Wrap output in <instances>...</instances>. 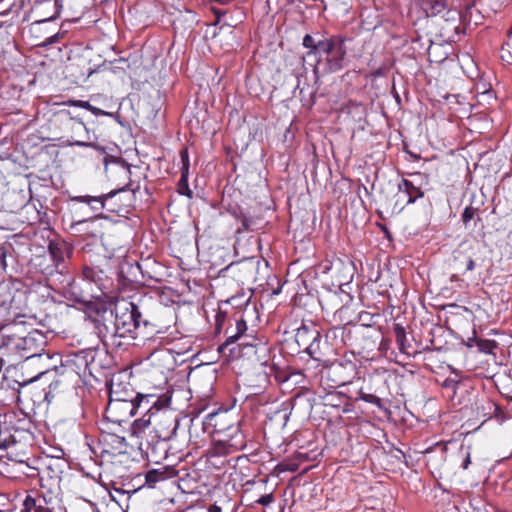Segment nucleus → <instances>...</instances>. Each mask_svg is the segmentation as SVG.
Segmentation results:
<instances>
[{"mask_svg":"<svg viewBox=\"0 0 512 512\" xmlns=\"http://www.w3.org/2000/svg\"><path fill=\"white\" fill-rule=\"evenodd\" d=\"M60 384H61L60 380H55L50 383V385H49L50 390H49V393L46 394V399L48 398V396L50 395L52 390H56L60 386Z\"/></svg>","mask_w":512,"mask_h":512,"instance_id":"nucleus-35","label":"nucleus"},{"mask_svg":"<svg viewBox=\"0 0 512 512\" xmlns=\"http://www.w3.org/2000/svg\"><path fill=\"white\" fill-rule=\"evenodd\" d=\"M221 438L233 453L246 447V439L239 424L229 426Z\"/></svg>","mask_w":512,"mask_h":512,"instance_id":"nucleus-11","label":"nucleus"},{"mask_svg":"<svg viewBox=\"0 0 512 512\" xmlns=\"http://www.w3.org/2000/svg\"><path fill=\"white\" fill-rule=\"evenodd\" d=\"M274 501V496L272 493L262 495L259 499H257L256 503L262 506H269Z\"/></svg>","mask_w":512,"mask_h":512,"instance_id":"nucleus-31","label":"nucleus"},{"mask_svg":"<svg viewBox=\"0 0 512 512\" xmlns=\"http://www.w3.org/2000/svg\"><path fill=\"white\" fill-rule=\"evenodd\" d=\"M476 208L467 206L462 213V221L467 225L475 216Z\"/></svg>","mask_w":512,"mask_h":512,"instance_id":"nucleus-28","label":"nucleus"},{"mask_svg":"<svg viewBox=\"0 0 512 512\" xmlns=\"http://www.w3.org/2000/svg\"><path fill=\"white\" fill-rule=\"evenodd\" d=\"M21 512H52L47 499L38 493L27 495L23 501Z\"/></svg>","mask_w":512,"mask_h":512,"instance_id":"nucleus-13","label":"nucleus"},{"mask_svg":"<svg viewBox=\"0 0 512 512\" xmlns=\"http://www.w3.org/2000/svg\"><path fill=\"white\" fill-rule=\"evenodd\" d=\"M470 463H471V455H470V452H468L466 454V457H465L463 463H462V468L467 469L468 466L470 465Z\"/></svg>","mask_w":512,"mask_h":512,"instance_id":"nucleus-40","label":"nucleus"},{"mask_svg":"<svg viewBox=\"0 0 512 512\" xmlns=\"http://www.w3.org/2000/svg\"><path fill=\"white\" fill-rule=\"evenodd\" d=\"M105 512H124L117 502L107 505Z\"/></svg>","mask_w":512,"mask_h":512,"instance_id":"nucleus-34","label":"nucleus"},{"mask_svg":"<svg viewBox=\"0 0 512 512\" xmlns=\"http://www.w3.org/2000/svg\"><path fill=\"white\" fill-rule=\"evenodd\" d=\"M459 381L454 378H447L444 380L442 386L446 389H450L453 393L456 392Z\"/></svg>","mask_w":512,"mask_h":512,"instance_id":"nucleus-29","label":"nucleus"},{"mask_svg":"<svg viewBox=\"0 0 512 512\" xmlns=\"http://www.w3.org/2000/svg\"><path fill=\"white\" fill-rule=\"evenodd\" d=\"M421 177V173H415L412 175V179L403 178L398 184V199L405 204H411L422 198L424 192L420 184Z\"/></svg>","mask_w":512,"mask_h":512,"instance_id":"nucleus-9","label":"nucleus"},{"mask_svg":"<svg viewBox=\"0 0 512 512\" xmlns=\"http://www.w3.org/2000/svg\"><path fill=\"white\" fill-rule=\"evenodd\" d=\"M240 346L251 348L252 350H254L255 354H257L258 352L266 353L268 351L267 347L263 344L257 347L256 345H252L246 341H243L240 343Z\"/></svg>","mask_w":512,"mask_h":512,"instance_id":"nucleus-30","label":"nucleus"},{"mask_svg":"<svg viewBox=\"0 0 512 512\" xmlns=\"http://www.w3.org/2000/svg\"><path fill=\"white\" fill-rule=\"evenodd\" d=\"M207 512H222V507L217 502H215L208 507Z\"/></svg>","mask_w":512,"mask_h":512,"instance_id":"nucleus-36","label":"nucleus"},{"mask_svg":"<svg viewBox=\"0 0 512 512\" xmlns=\"http://www.w3.org/2000/svg\"><path fill=\"white\" fill-rule=\"evenodd\" d=\"M345 42L346 38L341 35L316 38L306 34L302 45L308 49V56H314L318 61H325L328 71L336 72L343 67L347 53Z\"/></svg>","mask_w":512,"mask_h":512,"instance_id":"nucleus-3","label":"nucleus"},{"mask_svg":"<svg viewBox=\"0 0 512 512\" xmlns=\"http://www.w3.org/2000/svg\"><path fill=\"white\" fill-rule=\"evenodd\" d=\"M82 279L91 286L92 296L97 299L108 298L113 291V280L98 266L84 265Z\"/></svg>","mask_w":512,"mask_h":512,"instance_id":"nucleus-6","label":"nucleus"},{"mask_svg":"<svg viewBox=\"0 0 512 512\" xmlns=\"http://www.w3.org/2000/svg\"><path fill=\"white\" fill-rule=\"evenodd\" d=\"M35 266L46 276L53 275L58 271L55 264H52L51 258H49L48 255L37 256L35 259Z\"/></svg>","mask_w":512,"mask_h":512,"instance_id":"nucleus-17","label":"nucleus"},{"mask_svg":"<svg viewBox=\"0 0 512 512\" xmlns=\"http://www.w3.org/2000/svg\"><path fill=\"white\" fill-rule=\"evenodd\" d=\"M359 399L362 400V401H365L367 403L375 405L380 410H385L386 409L384 407L382 399L379 398L378 396L374 395V394H368V393L360 391Z\"/></svg>","mask_w":512,"mask_h":512,"instance_id":"nucleus-26","label":"nucleus"},{"mask_svg":"<svg viewBox=\"0 0 512 512\" xmlns=\"http://www.w3.org/2000/svg\"><path fill=\"white\" fill-rule=\"evenodd\" d=\"M474 342L478 350L486 354L492 353L493 350L497 348V343L494 340L479 339L474 337Z\"/></svg>","mask_w":512,"mask_h":512,"instance_id":"nucleus-25","label":"nucleus"},{"mask_svg":"<svg viewBox=\"0 0 512 512\" xmlns=\"http://www.w3.org/2000/svg\"><path fill=\"white\" fill-rule=\"evenodd\" d=\"M103 444L105 446L103 452L111 455L123 454L127 449V442L125 438L116 434L105 435L103 437Z\"/></svg>","mask_w":512,"mask_h":512,"instance_id":"nucleus-15","label":"nucleus"},{"mask_svg":"<svg viewBox=\"0 0 512 512\" xmlns=\"http://www.w3.org/2000/svg\"><path fill=\"white\" fill-rule=\"evenodd\" d=\"M510 34H512V27H511V31H510Z\"/></svg>","mask_w":512,"mask_h":512,"instance_id":"nucleus-44","label":"nucleus"},{"mask_svg":"<svg viewBox=\"0 0 512 512\" xmlns=\"http://www.w3.org/2000/svg\"><path fill=\"white\" fill-rule=\"evenodd\" d=\"M18 316L12 322L2 328L3 342L0 346V354L11 360H28L34 357L50 360L49 353H44L47 345V336L38 329H34Z\"/></svg>","mask_w":512,"mask_h":512,"instance_id":"nucleus-1","label":"nucleus"},{"mask_svg":"<svg viewBox=\"0 0 512 512\" xmlns=\"http://www.w3.org/2000/svg\"><path fill=\"white\" fill-rule=\"evenodd\" d=\"M475 269V262L472 259V257H468L467 263H466V271H473Z\"/></svg>","mask_w":512,"mask_h":512,"instance_id":"nucleus-37","label":"nucleus"},{"mask_svg":"<svg viewBox=\"0 0 512 512\" xmlns=\"http://www.w3.org/2000/svg\"><path fill=\"white\" fill-rule=\"evenodd\" d=\"M320 338V333L317 330L310 329L305 325H302L300 328H298L296 333V341L299 344H304L305 342L311 340V342L306 347V352L315 360H319L317 354L319 352Z\"/></svg>","mask_w":512,"mask_h":512,"instance_id":"nucleus-10","label":"nucleus"},{"mask_svg":"<svg viewBox=\"0 0 512 512\" xmlns=\"http://www.w3.org/2000/svg\"><path fill=\"white\" fill-rule=\"evenodd\" d=\"M2 447H3V446H2V445H0V448H2Z\"/></svg>","mask_w":512,"mask_h":512,"instance_id":"nucleus-45","label":"nucleus"},{"mask_svg":"<svg viewBox=\"0 0 512 512\" xmlns=\"http://www.w3.org/2000/svg\"><path fill=\"white\" fill-rule=\"evenodd\" d=\"M5 258H6V251L4 248H0V265L4 268L6 266L5 264Z\"/></svg>","mask_w":512,"mask_h":512,"instance_id":"nucleus-39","label":"nucleus"},{"mask_svg":"<svg viewBox=\"0 0 512 512\" xmlns=\"http://www.w3.org/2000/svg\"><path fill=\"white\" fill-rule=\"evenodd\" d=\"M394 335L396 344L398 345L400 352L408 354V348L410 347V343L407 339L404 327H402L399 324H396L394 327Z\"/></svg>","mask_w":512,"mask_h":512,"instance_id":"nucleus-21","label":"nucleus"},{"mask_svg":"<svg viewBox=\"0 0 512 512\" xmlns=\"http://www.w3.org/2000/svg\"><path fill=\"white\" fill-rule=\"evenodd\" d=\"M112 162L115 165L116 174L123 176L125 179H130L131 166L122 159L114 158Z\"/></svg>","mask_w":512,"mask_h":512,"instance_id":"nucleus-24","label":"nucleus"},{"mask_svg":"<svg viewBox=\"0 0 512 512\" xmlns=\"http://www.w3.org/2000/svg\"><path fill=\"white\" fill-rule=\"evenodd\" d=\"M180 158L182 162L181 177L178 181V192L181 195L192 198L193 192L189 188L188 175H189V157L186 149L180 151Z\"/></svg>","mask_w":512,"mask_h":512,"instance_id":"nucleus-14","label":"nucleus"},{"mask_svg":"<svg viewBox=\"0 0 512 512\" xmlns=\"http://www.w3.org/2000/svg\"><path fill=\"white\" fill-rule=\"evenodd\" d=\"M467 346H468V347L476 346V345H475V342H474V337H473V338H470V339L468 340Z\"/></svg>","mask_w":512,"mask_h":512,"instance_id":"nucleus-42","label":"nucleus"},{"mask_svg":"<svg viewBox=\"0 0 512 512\" xmlns=\"http://www.w3.org/2000/svg\"><path fill=\"white\" fill-rule=\"evenodd\" d=\"M139 189H140L139 184H134L131 181H129L122 188H120L119 191L130 190L133 193V195H135L139 191ZM117 192H118V190L111 191L107 194H102L99 196H90V195L69 196V200L72 202L86 203L87 205L90 206V208L94 212H99L105 208L107 200L110 199L111 197H113Z\"/></svg>","mask_w":512,"mask_h":512,"instance_id":"nucleus-8","label":"nucleus"},{"mask_svg":"<svg viewBox=\"0 0 512 512\" xmlns=\"http://www.w3.org/2000/svg\"><path fill=\"white\" fill-rule=\"evenodd\" d=\"M247 330L246 321L243 318L236 320V333L231 334L227 337L226 341L219 347V351H222L228 345L235 343L238 339H240L245 331Z\"/></svg>","mask_w":512,"mask_h":512,"instance_id":"nucleus-18","label":"nucleus"},{"mask_svg":"<svg viewBox=\"0 0 512 512\" xmlns=\"http://www.w3.org/2000/svg\"><path fill=\"white\" fill-rule=\"evenodd\" d=\"M87 222H88V220H78V221H76V222H74V223L72 224V227H73V228H76V227H78V226H82L83 224H85V223H87Z\"/></svg>","mask_w":512,"mask_h":512,"instance_id":"nucleus-41","label":"nucleus"},{"mask_svg":"<svg viewBox=\"0 0 512 512\" xmlns=\"http://www.w3.org/2000/svg\"><path fill=\"white\" fill-rule=\"evenodd\" d=\"M140 322L141 312L138 306L129 301H122L115 306L113 327L105 328L111 337L123 338L132 334L140 326Z\"/></svg>","mask_w":512,"mask_h":512,"instance_id":"nucleus-5","label":"nucleus"},{"mask_svg":"<svg viewBox=\"0 0 512 512\" xmlns=\"http://www.w3.org/2000/svg\"><path fill=\"white\" fill-rule=\"evenodd\" d=\"M72 254V248L65 242H53L48 245V257L51 258L52 264H55L59 271L60 265L65 261V257Z\"/></svg>","mask_w":512,"mask_h":512,"instance_id":"nucleus-12","label":"nucleus"},{"mask_svg":"<svg viewBox=\"0 0 512 512\" xmlns=\"http://www.w3.org/2000/svg\"><path fill=\"white\" fill-rule=\"evenodd\" d=\"M234 215L241 223V227L237 229V233L242 231H253L255 229V221L251 217L247 216L243 212H234Z\"/></svg>","mask_w":512,"mask_h":512,"instance_id":"nucleus-22","label":"nucleus"},{"mask_svg":"<svg viewBox=\"0 0 512 512\" xmlns=\"http://www.w3.org/2000/svg\"><path fill=\"white\" fill-rule=\"evenodd\" d=\"M169 478V472L165 468L152 469L145 475V482L150 488H154L156 483Z\"/></svg>","mask_w":512,"mask_h":512,"instance_id":"nucleus-16","label":"nucleus"},{"mask_svg":"<svg viewBox=\"0 0 512 512\" xmlns=\"http://www.w3.org/2000/svg\"><path fill=\"white\" fill-rule=\"evenodd\" d=\"M66 34L67 31L63 30L61 27L56 33L44 38L41 42L37 43V45L43 48L54 45L56 43H59L62 39H64Z\"/></svg>","mask_w":512,"mask_h":512,"instance_id":"nucleus-23","label":"nucleus"},{"mask_svg":"<svg viewBox=\"0 0 512 512\" xmlns=\"http://www.w3.org/2000/svg\"><path fill=\"white\" fill-rule=\"evenodd\" d=\"M89 111L94 114L95 116H100V115H103V116H110L112 117L113 116V113L111 112H106L98 107H95L93 105H90V108H89Z\"/></svg>","mask_w":512,"mask_h":512,"instance_id":"nucleus-32","label":"nucleus"},{"mask_svg":"<svg viewBox=\"0 0 512 512\" xmlns=\"http://www.w3.org/2000/svg\"><path fill=\"white\" fill-rule=\"evenodd\" d=\"M343 411L348 412V411H350V409H349V407H345Z\"/></svg>","mask_w":512,"mask_h":512,"instance_id":"nucleus-43","label":"nucleus"},{"mask_svg":"<svg viewBox=\"0 0 512 512\" xmlns=\"http://www.w3.org/2000/svg\"><path fill=\"white\" fill-rule=\"evenodd\" d=\"M136 397L133 391L120 390V398Z\"/></svg>","mask_w":512,"mask_h":512,"instance_id":"nucleus-38","label":"nucleus"},{"mask_svg":"<svg viewBox=\"0 0 512 512\" xmlns=\"http://www.w3.org/2000/svg\"><path fill=\"white\" fill-rule=\"evenodd\" d=\"M446 8L445 0H430V10L432 15H437Z\"/></svg>","mask_w":512,"mask_h":512,"instance_id":"nucleus-27","label":"nucleus"},{"mask_svg":"<svg viewBox=\"0 0 512 512\" xmlns=\"http://www.w3.org/2000/svg\"><path fill=\"white\" fill-rule=\"evenodd\" d=\"M0 512H2V511L0 510Z\"/></svg>","mask_w":512,"mask_h":512,"instance_id":"nucleus-46","label":"nucleus"},{"mask_svg":"<svg viewBox=\"0 0 512 512\" xmlns=\"http://www.w3.org/2000/svg\"><path fill=\"white\" fill-rule=\"evenodd\" d=\"M54 8V13L48 17L36 20L32 23V30L35 32H41L43 30V26L47 24L48 22H51L59 17L61 12V5L58 3V0H55L52 4Z\"/></svg>","mask_w":512,"mask_h":512,"instance_id":"nucleus-19","label":"nucleus"},{"mask_svg":"<svg viewBox=\"0 0 512 512\" xmlns=\"http://www.w3.org/2000/svg\"><path fill=\"white\" fill-rule=\"evenodd\" d=\"M71 105L76 107H81L83 109H86L89 111L90 103L88 101H82V100H76V101H70Z\"/></svg>","mask_w":512,"mask_h":512,"instance_id":"nucleus-33","label":"nucleus"},{"mask_svg":"<svg viewBox=\"0 0 512 512\" xmlns=\"http://www.w3.org/2000/svg\"><path fill=\"white\" fill-rule=\"evenodd\" d=\"M65 117L63 121L64 128L70 132V145L79 147H94L92 144V136L89 129L83 121L77 117L71 116L70 112H63Z\"/></svg>","mask_w":512,"mask_h":512,"instance_id":"nucleus-7","label":"nucleus"},{"mask_svg":"<svg viewBox=\"0 0 512 512\" xmlns=\"http://www.w3.org/2000/svg\"><path fill=\"white\" fill-rule=\"evenodd\" d=\"M233 451H230V447L226 446V443L222 440V438L215 441L212 447L208 450L207 456L209 459L222 457L229 454H232Z\"/></svg>","mask_w":512,"mask_h":512,"instance_id":"nucleus-20","label":"nucleus"},{"mask_svg":"<svg viewBox=\"0 0 512 512\" xmlns=\"http://www.w3.org/2000/svg\"><path fill=\"white\" fill-rule=\"evenodd\" d=\"M171 401L170 395L136 394V397L120 398V384L111 383L109 402L105 410V418L112 423L121 425L140 412L153 413L157 406H165Z\"/></svg>","mask_w":512,"mask_h":512,"instance_id":"nucleus-2","label":"nucleus"},{"mask_svg":"<svg viewBox=\"0 0 512 512\" xmlns=\"http://www.w3.org/2000/svg\"><path fill=\"white\" fill-rule=\"evenodd\" d=\"M169 405L170 402L165 406L158 404V409H153V413L145 412L141 418L134 420L131 427L132 433L138 435L143 432L153 418L157 436L164 441L170 440L176 434L179 420L174 412L167 409Z\"/></svg>","mask_w":512,"mask_h":512,"instance_id":"nucleus-4","label":"nucleus"}]
</instances>
